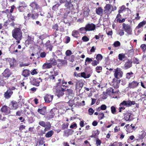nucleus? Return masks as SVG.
Returning a JSON list of instances; mask_svg holds the SVG:
<instances>
[{"label": "nucleus", "mask_w": 146, "mask_h": 146, "mask_svg": "<svg viewBox=\"0 0 146 146\" xmlns=\"http://www.w3.org/2000/svg\"><path fill=\"white\" fill-rule=\"evenodd\" d=\"M96 58L97 60L99 62L103 58V56L101 54H98L97 55Z\"/></svg>", "instance_id": "obj_35"}, {"label": "nucleus", "mask_w": 146, "mask_h": 146, "mask_svg": "<svg viewBox=\"0 0 146 146\" xmlns=\"http://www.w3.org/2000/svg\"><path fill=\"white\" fill-rule=\"evenodd\" d=\"M68 125L69 124L68 123L63 124L62 125V129H65L67 128L68 127Z\"/></svg>", "instance_id": "obj_41"}, {"label": "nucleus", "mask_w": 146, "mask_h": 146, "mask_svg": "<svg viewBox=\"0 0 146 146\" xmlns=\"http://www.w3.org/2000/svg\"><path fill=\"white\" fill-rule=\"evenodd\" d=\"M60 4L58 3L56 4L53 6L52 7V9L54 10H56V9H57V8L60 6Z\"/></svg>", "instance_id": "obj_55"}, {"label": "nucleus", "mask_w": 146, "mask_h": 146, "mask_svg": "<svg viewBox=\"0 0 146 146\" xmlns=\"http://www.w3.org/2000/svg\"><path fill=\"white\" fill-rule=\"evenodd\" d=\"M52 65L49 62L47 64H44L43 66H45L46 68H49L52 67Z\"/></svg>", "instance_id": "obj_37"}, {"label": "nucleus", "mask_w": 146, "mask_h": 146, "mask_svg": "<svg viewBox=\"0 0 146 146\" xmlns=\"http://www.w3.org/2000/svg\"><path fill=\"white\" fill-rule=\"evenodd\" d=\"M11 74V72L8 69H6L2 73L3 76L7 78L9 77Z\"/></svg>", "instance_id": "obj_10"}, {"label": "nucleus", "mask_w": 146, "mask_h": 146, "mask_svg": "<svg viewBox=\"0 0 146 146\" xmlns=\"http://www.w3.org/2000/svg\"><path fill=\"white\" fill-rule=\"evenodd\" d=\"M12 36L15 38H17L19 39L22 36V32L19 28H16L12 31Z\"/></svg>", "instance_id": "obj_1"}, {"label": "nucleus", "mask_w": 146, "mask_h": 146, "mask_svg": "<svg viewBox=\"0 0 146 146\" xmlns=\"http://www.w3.org/2000/svg\"><path fill=\"white\" fill-rule=\"evenodd\" d=\"M65 43L66 44L68 43L70 41V38L68 36H66L65 38Z\"/></svg>", "instance_id": "obj_47"}, {"label": "nucleus", "mask_w": 146, "mask_h": 146, "mask_svg": "<svg viewBox=\"0 0 146 146\" xmlns=\"http://www.w3.org/2000/svg\"><path fill=\"white\" fill-rule=\"evenodd\" d=\"M96 12L97 14L102 16L103 13V9L100 7H98L96 9Z\"/></svg>", "instance_id": "obj_19"}, {"label": "nucleus", "mask_w": 146, "mask_h": 146, "mask_svg": "<svg viewBox=\"0 0 146 146\" xmlns=\"http://www.w3.org/2000/svg\"><path fill=\"white\" fill-rule=\"evenodd\" d=\"M28 38L27 40L26 41V42H28V43L29 44L30 42H31V41H33V38H32L31 36H29V35L28 36Z\"/></svg>", "instance_id": "obj_42"}, {"label": "nucleus", "mask_w": 146, "mask_h": 146, "mask_svg": "<svg viewBox=\"0 0 146 146\" xmlns=\"http://www.w3.org/2000/svg\"><path fill=\"white\" fill-rule=\"evenodd\" d=\"M135 104V101H131L130 100H124L120 104V106L129 107L131 106L132 105H134Z\"/></svg>", "instance_id": "obj_4"}, {"label": "nucleus", "mask_w": 146, "mask_h": 146, "mask_svg": "<svg viewBox=\"0 0 146 146\" xmlns=\"http://www.w3.org/2000/svg\"><path fill=\"white\" fill-rule=\"evenodd\" d=\"M101 141L99 139L97 138L96 141V146H98V145H100L101 143Z\"/></svg>", "instance_id": "obj_44"}, {"label": "nucleus", "mask_w": 146, "mask_h": 146, "mask_svg": "<svg viewBox=\"0 0 146 146\" xmlns=\"http://www.w3.org/2000/svg\"><path fill=\"white\" fill-rule=\"evenodd\" d=\"M133 74V73L132 72L127 73L126 74V78L127 79H129Z\"/></svg>", "instance_id": "obj_40"}, {"label": "nucleus", "mask_w": 146, "mask_h": 146, "mask_svg": "<svg viewBox=\"0 0 146 146\" xmlns=\"http://www.w3.org/2000/svg\"><path fill=\"white\" fill-rule=\"evenodd\" d=\"M47 17L48 18H52L53 15L52 12L48 13L47 15Z\"/></svg>", "instance_id": "obj_57"}, {"label": "nucleus", "mask_w": 146, "mask_h": 146, "mask_svg": "<svg viewBox=\"0 0 146 146\" xmlns=\"http://www.w3.org/2000/svg\"><path fill=\"white\" fill-rule=\"evenodd\" d=\"M5 84V82L3 78L1 76H0V86H3Z\"/></svg>", "instance_id": "obj_36"}, {"label": "nucleus", "mask_w": 146, "mask_h": 146, "mask_svg": "<svg viewBox=\"0 0 146 146\" xmlns=\"http://www.w3.org/2000/svg\"><path fill=\"white\" fill-rule=\"evenodd\" d=\"M37 112L43 115H45L47 113L46 107L44 106L41 109H38L37 110Z\"/></svg>", "instance_id": "obj_14"}, {"label": "nucleus", "mask_w": 146, "mask_h": 146, "mask_svg": "<svg viewBox=\"0 0 146 146\" xmlns=\"http://www.w3.org/2000/svg\"><path fill=\"white\" fill-rule=\"evenodd\" d=\"M77 127V124L76 123H72L70 126V128L74 129Z\"/></svg>", "instance_id": "obj_54"}, {"label": "nucleus", "mask_w": 146, "mask_h": 146, "mask_svg": "<svg viewBox=\"0 0 146 146\" xmlns=\"http://www.w3.org/2000/svg\"><path fill=\"white\" fill-rule=\"evenodd\" d=\"M113 45L115 47H117L120 46V43L119 41H117L114 42Z\"/></svg>", "instance_id": "obj_39"}, {"label": "nucleus", "mask_w": 146, "mask_h": 146, "mask_svg": "<svg viewBox=\"0 0 146 146\" xmlns=\"http://www.w3.org/2000/svg\"><path fill=\"white\" fill-rule=\"evenodd\" d=\"M96 70L97 72L98 73H99L100 72V70H102V68L101 66H97L96 67Z\"/></svg>", "instance_id": "obj_50"}, {"label": "nucleus", "mask_w": 146, "mask_h": 146, "mask_svg": "<svg viewBox=\"0 0 146 146\" xmlns=\"http://www.w3.org/2000/svg\"><path fill=\"white\" fill-rule=\"evenodd\" d=\"M139 83L136 81H133L129 83L128 85V87L130 88H134L137 87Z\"/></svg>", "instance_id": "obj_15"}, {"label": "nucleus", "mask_w": 146, "mask_h": 146, "mask_svg": "<svg viewBox=\"0 0 146 146\" xmlns=\"http://www.w3.org/2000/svg\"><path fill=\"white\" fill-rule=\"evenodd\" d=\"M48 61L53 66L56 65L57 64V60L54 58H51Z\"/></svg>", "instance_id": "obj_25"}, {"label": "nucleus", "mask_w": 146, "mask_h": 146, "mask_svg": "<svg viewBox=\"0 0 146 146\" xmlns=\"http://www.w3.org/2000/svg\"><path fill=\"white\" fill-rule=\"evenodd\" d=\"M74 131L73 130L71 129H68L65 130L64 131V134L66 135L67 137H68L69 135H71Z\"/></svg>", "instance_id": "obj_23"}, {"label": "nucleus", "mask_w": 146, "mask_h": 146, "mask_svg": "<svg viewBox=\"0 0 146 146\" xmlns=\"http://www.w3.org/2000/svg\"><path fill=\"white\" fill-rule=\"evenodd\" d=\"M88 111L89 114L90 115H91L93 114L94 111L92 108H90L88 109Z\"/></svg>", "instance_id": "obj_48"}, {"label": "nucleus", "mask_w": 146, "mask_h": 146, "mask_svg": "<svg viewBox=\"0 0 146 146\" xmlns=\"http://www.w3.org/2000/svg\"><path fill=\"white\" fill-rule=\"evenodd\" d=\"M140 47L141 48L143 51L146 50V45L143 44L141 45Z\"/></svg>", "instance_id": "obj_52"}, {"label": "nucleus", "mask_w": 146, "mask_h": 146, "mask_svg": "<svg viewBox=\"0 0 146 146\" xmlns=\"http://www.w3.org/2000/svg\"><path fill=\"white\" fill-rule=\"evenodd\" d=\"M78 34V32L76 31L75 32H74L72 33V35L74 37L77 38L78 37L77 36V35Z\"/></svg>", "instance_id": "obj_62"}, {"label": "nucleus", "mask_w": 146, "mask_h": 146, "mask_svg": "<svg viewBox=\"0 0 146 146\" xmlns=\"http://www.w3.org/2000/svg\"><path fill=\"white\" fill-rule=\"evenodd\" d=\"M86 26V31H94L96 28V25L93 23L88 24Z\"/></svg>", "instance_id": "obj_8"}, {"label": "nucleus", "mask_w": 146, "mask_h": 146, "mask_svg": "<svg viewBox=\"0 0 146 146\" xmlns=\"http://www.w3.org/2000/svg\"><path fill=\"white\" fill-rule=\"evenodd\" d=\"M40 82H37L36 79H33L31 81V83L33 85L36 86H37L39 85Z\"/></svg>", "instance_id": "obj_27"}, {"label": "nucleus", "mask_w": 146, "mask_h": 146, "mask_svg": "<svg viewBox=\"0 0 146 146\" xmlns=\"http://www.w3.org/2000/svg\"><path fill=\"white\" fill-rule=\"evenodd\" d=\"M80 75L82 77L84 78H89L91 76V75L89 74H86L84 72H82L81 73H79L78 74V75Z\"/></svg>", "instance_id": "obj_20"}, {"label": "nucleus", "mask_w": 146, "mask_h": 146, "mask_svg": "<svg viewBox=\"0 0 146 146\" xmlns=\"http://www.w3.org/2000/svg\"><path fill=\"white\" fill-rule=\"evenodd\" d=\"M67 103L69 106L72 107L73 105L74 102L72 100H70Z\"/></svg>", "instance_id": "obj_53"}, {"label": "nucleus", "mask_w": 146, "mask_h": 146, "mask_svg": "<svg viewBox=\"0 0 146 146\" xmlns=\"http://www.w3.org/2000/svg\"><path fill=\"white\" fill-rule=\"evenodd\" d=\"M54 133L53 130H50L47 132L45 136L46 138L50 137L52 136Z\"/></svg>", "instance_id": "obj_28"}, {"label": "nucleus", "mask_w": 146, "mask_h": 146, "mask_svg": "<svg viewBox=\"0 0 146 146\" xmlns=\"http://www.w3.org/2000/svg\"><path fill=\"white\" fill-rule=\"evenodd\" d=\"M33 9H38L39 7V5L35 2H34L30 3L29 5Z\"/></svg>", "instance_id": "obj_17"}, {"label": "nucleus", "mask_w": 146, "mask_h": 146, "mask_svg": "<svg viewBox=\"0 0 146 146\" xmlns=\"http://www.w3.org/2000/svg\"><path fill=\"white\" fill-rule=\"evenodd\" d=\"M72 54L71 51L69 50H67L66 52V54L67 56H70Z\"/></svg>", "instance_id": "obj_58"}, {"label": "nucleus", "mask_w": 146, "mask_h": 146, "mask_svg": "<svg viewBox=\"0 0 146 146\" xmlns=\"http://www.w3.org/2000/svg\"><path fill=\"white\" fill-rule=\"evenodd\" d=\"M119 34L120 36H122L124 34V32L123 30H119Z\"/></svg>", "instance_id": "obj_59"}, {"label": "nucleus", "mask_w": 146, "mask_h": 146, "mask_svg": "<svg viewBox=\"0 0 146 146\" xmlns=\"http://www.w3.org/2000/svg\"><path fill=\"white\" fill-rule=\"evenodd\" d=\"M82 40L84 42H87L89 40V38L87 36H84L82 37Z\"/></svg>", "instance_id": "obj_45"}, {"label": "nucleus", "mask_w": 146, "mask_h": 146, "mask_svg": "<svg viewBox=\"0 0 146 146\" xmlns=\"http://www.w3.org/2000/svg\"><path fill=\"white\" fill-rule=\"evenodd\" d=\"M146 23V21H143L140 23L136 27V28L137 29H139V28L143 27Z\"/></svg>", "instance_id": "obj_32"}, {"label": "nucleus", "mask_w": 146, "mask_h": 146, "mask_svg": "<svg viewBox=\"0 0 146 146\" xmlns=\"http://www.w3.org/2000/svg\"><path fill=\"white\" fill-rule=\"evenodd\" d=\"M92 59H93V58H90L88 57H87L86 58V59L85 60L86 62H87L89 63H90L91 61H93Z\"/></svg>", "instance_id": "obj_51"}, {"label": "nucleus", "mask_w": 146, "mask_h": 146, "mask_svg": "<svg viewBox=\"0 0 146 146\" xmlns=\"http://www.w3.org/2000/svg\"><path fill=\"white\" fill-rule=\"evenodd\" d=\"M56 108H53L50 111V113L51 115H50L49 117L50 118H52L55 115V113L54 112L56 110Z\"/></svg>", "instance_id": "obj_24"}, {"label": "nucleus", "mask_w": 146, "mask_h": 146, "mask_svg": "<svg viewBox=\"0 0 146 146\" xmlns=\"http://www.w3.org/2000/svg\"><path fill=\"white\" fill-rule=\"evenodd\" d=\"M38 124L41 126L45 128V130L50 129L51 125L49 122H45L43 121L40 120L38 123Z\"/></svg>", "instance_id": "obj_2"}, {"label": "nucleus", "mask_w": 146, "mask_h": 146, "mask_svg": "<svg viewBox=\"0 0 146 146\" xmlns=\"http://www.w3.org/2000/svg\"><path fill=\"white\" fill-rule=\"evenodd\" d=\"M13 93V92L11 90H8L4 94V97L5 98L8 99L11 97Z\"/></svg>", "instance_id": "obj_13"}, {"label": "nucleus", "mask_w": 146, "mask_h": 146, "mask_svg": "<svg viewBox=\"0 0 146 146\" xmlns=\"http://www.w3.org/2000/svg\"><path fill=\"white\" fill-rule=\"evenodd\" d=\"M47 37V36L46 34H43L39 36V38L41 40V42L40 44H43V40Z\"/></svg>", "instance_id": "obj_33"}, {"label": "nucleus", "mask_w": 146, "mask_h": 146, "mask_svg": "<svg viewBox=\"0 0 146 146\" xmlns=\"http://www.w3.org/2000/svg\"><path fill=\"white\" fill-rule=\"evenodd\" d=\"M57 61L58 62H59L57 65V66H64L67 64V62L66 60H65L58 59L57 60Z\"/></svg>", "instance_id": "obj_16"}, {"label": "nucleus", "mask_w": 146, "mask_h": 146, "mask_svg": "<svg viewBox=\"0 0 146 146\" xmlns=\"http://www.w3.org/2000/svg\"><path fill=\"white\" fill-rule=\"evenodd\" d=\"M11 103L9 105L11 109L16 110L18 108L19 106L16 102L12 101Z\"/></svg>", "instance_id": "obj_11"}, {"label": "nucleus", "mask_w": 146, "mask_h": 146, "mask_svg": "<svg viewBox=\"0 0 146 146\" xmlns=\"http://www.w3.org/2000/svg\"><path fill=\"white\" fill-rule=\"evenodd\" d=\"M53 98V95L47 94L44 97L45 102L46 103H49L52 101Z\"/></svg>", "instance_id": "obj_9"}, {"label": "nucleus", "mask_w": 146, "mask_h": 146, "mask_svg": "<svg viewBox=\"0 0 146 146\" xmlns=\"http://www.w3.org/2000/svg\"><path fill=\"white\" fill-rule=\"evenodd\" d=\"M18 9L20 12H23L24 10V7L23 5H20Z\"/></svg>", "instance_id": "obj_43"}, {"label": "nucleus", "mask_w": 146, "mask_h": 146, "mask_svg": "<svg viewBox=\"0 0 146 146\" xmlns=\"http://www.w3.org/2000/svg\"><path fill=\"white\" fill-rule=\"evenodd\" d=\"M125 115L124 118L126 121H131L134 119V115L130 113L127 112Z\"/></svg>", "instance_id": "obj_6"}, {"label": "nucleus", "mask_w": 146, "mask_h": 146, "mask_svg": "<svg viewBox=\"0 0 146 146\" xmlns=\"http://www.w3.org/2000/svg\"><path fill=\"white\" fill-rule=\"evenodd\" d=\"M112 7V6L110 4H106V6L104 7V8L105 9V10H104V13H106V11H108L109 12L108 13L109 14H110L111 12V11H110V10L111 9V8Z\"/></svg>", "instance_id": "obj_18"}, {"label": "nucleus", "mask_w": 146, "mask_h": 146, "mask_svg": "<svg viewBox=\"0 0 146 146\" xmlns=\"http://www.w3.org/2000/svg\"><path fill=\"white\" fill-rule=\"evenodd\" d=\"M132 60L128 59L125 62L124 64V67L125 69H127L132 67Z\"/></svg>", "instance_id": "obj_12"}, {"label": "nucleus", "mask_w": 146, "mask_h": 146, "mask_svg": "<svg viewBox=\"0 0 146 146\" xmlns=\"http://www.w3.org/2000/svg\"><path fill=\"white\" fill-rule=\"evenodd\" d=\"M30 74L29 71L27 69L23 70L22 74V75L25 77L29 76Z\"/></svg>", "instance_id": "obj_26"}, {"label": "nucleus", "mask_w": 146, "mask_h": 146, "mask_svg": "<svg viewBox=\"0 0 146 146\" xmlns=\"http://www.w3.org/2000/svg\"><path fill=\"white\" fill-rule=\"evenodd\" d=\"M41 139L38 142V143L39 144V145H42L43 144L44 141H43V140L44 139V138L43 137H42L41 138Z\"/></svg>", "instance_id": "obj_64"}, {"label": "nucleus", "mask_w": 146, "mask_h": 146, "mask_svg": "<svg viewBox=\"0 0 146 146\" xmlns=\"http://www.w3.org/2000/svg\"><path fill=\"white\" fill-rule=\"evenodd\" d=\"M66 91L67 92L69 95H71L72 94L73 92V90L71 89H67V90Z\"/></svg>", "instance_id": "obj_56"}, {"label": "nucleus", "mask_w": 146, "mask_h": 146, "mask_svg": "<svg viewBox=\"0 0 146 146\" xmlns=\"http://www.w3.org/2000/svg\"><path fill=\"white\" fill-rule=\"evenodd\" d=\"M31 17L33 19H36L37 18V17L36 16L35 13L32 14L31 15Z\"/></svg>", "instance_id": "obj_61"}, {"label": "nucleus", "mask_w": 146, "mask_h": 146, "mask_svg": "<svg viewBox=\"0 0 146 146\" xmlns=\"http://www.w3.org/2000/svg\"><path fill=\"white\" fill-rule=\"evenodd\" d=\"M111 110L112 113L115 114L116 112V108L114 106H112L111 107Z\"/></svg>", "instance_id": "obj_38"}, {"label": "nucleus", "mask_w": 146, "mask_h": 146, "mask_svg": "<svg viewBox=\"0 0 146 146\" xmlns=\"http://www.w3.org/2000/svg\"><path fill=\"white\" fill-rule=\"evenodd\" d=\"M115 71H113L114 73V76L117 79L122 77L123 73L121 70V68H117Z\"/></svg>", "instance_id": "obj_3"}, {"label": "nucleus", "mask_w": 146, "mask_h": 146, "mask_svg": "<svg viewBox=\"0 0 146 146\" xmlns=\"http://www.w3.org/2000/svg\"><path fill=\"white\" fill-rule=\"evenodd\" d=\"M122 26L123 28L126 32H127L129 35L131 34L132 30L129 25H126L123 23L122 24Z\"/></svg>", "instance_id": "obj_5"}, {"label": "nucleus", "mask_w": 146, "mask_h": 146, "mask_svg": "<svg viewBox=\"0 0 146 146\" xmlns=\"http://www.w3.org/2000/svg\"><path fill=\"white\" fill-rule=\"evenodd\" d=\"M93 62L92 63V64L93 66H96L99 63V62L97 60H94L92 61Z\"/></svg>", "instance_id": "obj_49"}, {"label": "nucleus", "mask_w": 146, "mask_h": 146, "mask_svg": "<svg viewBox=\"0 0 146 146\" xmlns=\"http://www.w3.org/2000/svg\"><path fill=\"white\" fill-rule=\"evenodd\" d=\"M22 112V110L18 111L16 113V115L17 116H20Z\"/></svg>", "instance_id": "obj_63"}, {"label": "nucleus", "mask_w": 146, "mask_h": 146, "mask_svg": "<svg viewBox=\"0 0 146 146\" xmlns=\"http://www.w3.org/2000/svg\"><path fill=\"white\" fill-rule=\"evenodd\" d=\"M119 9L118 11L119 13H121L125 11L126 10L128 9V8H125V6L124 5L122 6L121 7H119Z\"/></svg>", "instance_id": "obj_29"}, {"label": "nucleus", "mask_w": 146, "mask_h": 146, "mask_svg": "<svg viewBox=\"0 0 146 146\" xmlns=\"http://www.w3.org/2000/svg\"><path fill=\"white\" fill-rule=\"evenodd\" d=\"M90 11V10L88 8L85 9L84 12V16L86 17H87L89 15V13Z\"/></svg>", "instance_id": "obj_34"}, {"label": "nucleus", "mask_w": 146, "mask_h": 146, "mask_svg": "<svg viewBox=\"0 0 146 146\" xmlns=\"http://www.w3.org/2000/svg\"><path fill=\"white\" fill-rule=\"evenodd\" d=\"M116 92V90L114 91L113 88H110L107 90V94L108 95H110L111 93H115Z\"/></svg>", "instance_id": "obj_21"}, {"label": "nucleus", "mask_w": 146, "mask_h": 146, "mask_svg": "<svg viewBox=\"0 0 146 146\" xmlns=\"http://www.w3.org/2000/svg\"><path fill=\"white\" fill-rule=\"evenodd\" d=\"M125 56L123 53H121L119 54L118 56V59L120 60H123L125 58Z\"/></svg>", "instance_id": "obj_31"}, {"label": "nucleus", "mask_w": 146, "mask_h": 146, "mask_svg": "<svg viewBox=\"0 0 146 146\" xmlns=\"http://www.w3.org/2000/svg\"><path fill=\"white\" fill-rule=\"evenodd\" d=\"M1 112L5 115L9 114L10 113L9 108L7 106L4 105L3 106L1 109Z\"/></svg>", "instance_id": "obj_7"}, {"label": "nucleus", "mask_w": 146, "mask_h": 146, "mask_svg": "<svg viewBox=\"0 0 146 146\" xmlns=\"http://www.w3.org/2000/svg\"><path fill=\"white\" fill-rule=\"evenodd\" d=\"M56 94L58 97L62 96H63L64 94V92L62 91H61L60 90H57L56 92Z\"/></svg>", "instance_id": "obj_30"}, {"label": "nucleus", "mask_w": 146, "mask_h": 146, "mask_svg": "<svg viewBox=\"0 0 146 146\" xmlns=\"http://www.w3.org/2000/svg\"><path fill=\"white\" fill-rule=\"evenodd\" d=\"M46 54L45 52H43L40 53V57H38V58L41 57L42 58H44L46 56Z\"/></svg>", "instance_id": "obj_46"}, {"label": "nucleus", "mask_w": 146, "mask_h": 146, "mask_svg": "<svg viewBox=\"0 0 146 146\" xmlns=\"http://www.w3.org/2000/svg\"><path fill=\"white\" fill-rule=\"evenodd\" d=\"M65 3L64 6L66 7L67 9L72 8L73 5L71 3L68 1Z\"/></svg>", "instance_id": "obj_22"}, {"label": "nucleus", "mask_w": 146, "mask_h": 146, "mask_svg": "<svg viewBox=\"0 0 146 146\" xmlns=\"http://www.w3.org/2000/svg\"><path fill=\"white\" fill-rule=\"evenodd\" d=\"M100 108L101 110H104L106 109L107 107L105 105L103 104L101 106Z\"/></svg>", "instance_id": "obj_60"}]
</instances>
